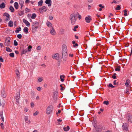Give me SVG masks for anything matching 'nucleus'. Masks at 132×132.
I'll return each instance as SVG.
<instances>
[{"mask_svg": "<svg viewBox=\"0 0 132 132\" xmlns=\"http://www.w3.org/2000/svg\"><path fill=\"white\" fill-rule=\"evenodd\" d=\"M61 112V111L60 110H58V112H57L56 113V114H58L60 113Z\"/></svg>", "mask_w": 132, "mask_h": 132, "instance_id": "obj_62", "label": "nucleus"}, {"mask_svg": "<svg viewBox=\"0 0 132 132\" xmlns=\"http://www.w3.org/2000/svg\"><path fill=\"white\" fill-rule=\"evenodd\" d=\"M116 74L114 73L113 76H112V78H113V79H115L116 77Z\"/></svg>", "mask_w": 132, "mask_h": 132, "instance_id": "obj_44", "label": "nucleus"}, {"mask_svg": "<svg viewBox=\"0 0 132 132\" xmlns=\"http://www.w3.org/2000/svg\"><path fill=\"white\" fill-rule=\"evenodd\" d=\"M17 37L19 39H20L22 38V36L21 34H18L17 35Z\"/></svg>", "mask_w": 132, "mask_h": 132, "instance_id": "obj_45", "label": "nucleus"}, {"mask_svg": "<svg viewBox=\"0 0 132 132\" xmlns=\"http://www.w3.org/2000/svg\"><path fill=\"white\" fill-rule=\"evenodd\" d=\"M0 115L1 118L3 117V113L2 112H0Z\"/></svg>", "mask_w": 132, "mask_h": 132, "instance_id": "obj_52", "label": "nucleus"}, {"mask_svg": "<svg viewBox=\"0 0 132 132\" xmlns=\"http://www.w3.org/2000/svg\"><path fill=\"white\" fill-rule=\"evenodd\" d=\"M21 30V28L20 27L17 28L16 29V30L15 31V32L16 33H18Z\"/></svg>", "mask_w": 132, "mask_h": 132, "instance_id": "obj_28", "label": "nucleus"}, {"mask_svg": "<svg viewBox=\"0 0 132 132\" xmlns=\"http://www.w3.org/2000/svg\"><path fill=\"white\" fill-rule=\"evenodd\" d=\"M9 26L10 27H12L13 26V22L12 21H10L8 23Z\"/></svg>", "mask_w": 132, "mask_h": 132, "instance_id": "obj_21", "label": "nucleus"}, {"mask_svg": "<svg viewBox=\"0 0 132 132\" xmlns=\"http://www.w3.org/2000/svg\"><path fill=\"white\" fill-rule=\"evenodd\" d=\"M70 129V128L69 126H67L66 127H64L63 128L64 130L65 131H68Z\"/></svg>", "mask_w": 132, "mask_h": 132, "instance_id": "obj_17", "label": "nucleus"}, {"mask_svg": "<svg viewBox=\"0 0 132 132\" xmlns=\"http://www.w3.org/2000/svg\"><path fill=\"white\" fill-rule=\"evenodd\" d=\"M78 18L80 20V19L81 18V16L80 15H79L78 16Z\"/></svg>", "mask_w": 132, "mask_h": 132, "instance_id": "obj_63", "label": "nucleus"}, {"mask_svg": "<svg viewBox=\"0 0 132 132\" xmlns=\"http://www.w3.org/2000/svg\"><path fill=\"white\" fill-rule=\"evenodd\" d=\"M121 6L119 5H118L117 7L115 8V10H120L121 9Z\"/></svg>", "mask_w": 132, "mask_h": 132, "instance_id": "obj_33", "label": "nucleus"}, {"mask_svg": "<svg viewBox=\"0 0 132 132\" xmlns=\"http://www.w3.org/2000/svg\"><path fill=\"white\" fill-rule=\"evenodd\" d=\"M124 15L125 16H126L128 15V14L127 13V10H124Z\"/></svg>", "mask_w": 132, "mask_h": 132, "instance_id": "obj_35", "label": "nucleus"}, {"mask_svg": "<svg viewBox=\"0 0 132 132\" xmlns=\"http://www.w3.org/2000/svg\"><path fill=\"white\" fill-rule=\"evenodd\" d=\"M132 118V116L130 114H129L128 115V117L127 118L128 119V121H131V118Z\"/></svg>", "mask_w": 132, "mask_h": 132, "instance_id": "obj_26", "label": "nucleus"}, {"mask_svg": "<svg viewBox=\"0 0 132 132\" xmlns=\"http://www.w3.org/2000/svg\"><path fill=\"white\" fill-rule=\"evenodd\" d=\"M64 76L63 75H61L60 76V78L61 79V81L63 82L64 81Z\"/></svg>", "mask_w": 132, "mask_h": 132, "instance_id": "obj_32", "label": "nucleus"}, {"mask_svg": "<svg viewBox=\"0 0 132 132\" xmlns=\"http://www.w3.org/2000/svg\"><path fill=\"white\" fill-rule=\"evenodd\" d=\"M14 44L15 46H17L18 45V43L16 40H15L14 41Z\"/></svg>", "mask_w": 132, "mask_h": 132, "instance_id": "obj_46", "label": "nucleus"}, {"mask_svg": "<svg viewBox=\"0 0 132 132\" xmlns=\"http://www.w3.org/2000/svg\"><path fill=\"white\" fill-rule=\"evenodd\" d=\"M10 56L12 57H14V54L13 53H11L10 54Z\"/></svg>", "mask_w": 132, "mask_h": 132, "instance_id": "obj_40", "label": "nucleus"}, {"mask_svg": "<svg viewBox=\"0 0 132 132\" xmlns=\"http://www.w3.org/2000/svg\"><path fill=\"white\" fill-rule=\"evenodd\" d=\"M36 49L38 50H40L41 49V47L40 46H38L37 47Z\"/></svg>", "mask_w": 132, "mask_h": 132, "instance_id": "obj_50", "label": "nucleus"}, {"mask_svg": "<svg viewBox=\"0 0 132 132\" xmlns=\"http://www.w3.org/2000/svg\"><path fill=\"white\" fill-rule=\"evenodd\" d=\"M99 6L101 8H104V6H103L102 5V4H99Z\"/></svg>", "mask_w": 132, "mask_h": 132, "instance_id": "obj_56", "label": "nucleus"}, {"mask_svg": "<svg viewBox=\"0 0 132 132\" xmlns=\"http://www.w3.org/2000/svg\"><path fill=\"white\" fill-rule=\"evenodd\" d=\"M1 96L3 98H5L6 97V94L4 92L1 93Z\"/></svg>", "mask_w": 132, "mask_h": 132, "instance_id": "obj_25", "label": "nucleus"}, {"mask_svg": "<svg viewBox=\"0 0 132 132\" xmlns=\"http://www.w3.org/2000/svg\"><path fill=\"white\" fill-rule=\"evenodd\" d=\"M24 3V2L23 1L21 0L19 1V3L21 6V9L22 8V7L23 6Z\"/></svg>", "mask_w": 132, "mask_h": 132, "instance_id": "obj_23", "label": "nucleus"}, {"mask_svg": "<svg viewBox=\"0 0 132 132\" xmlns=\"http://www.w3.org/2000/svg\"><path fill=\"white\" fill-rule=\"evenodd\" d=\"M3 16L4 17L5 20L6 21H8L10 20V16L8 13H4Z\"/></svg>", "mask_w": 132, "mask_h": 132, "instance_id": "obj_6", "label": "nucleus"}, {"mask_svg": "<svg viewBox=\"0 0 132 132\" xmlns=\"http://www.w3.org/2000/svg\"><path fill=\"white\" fill-rule=\"evenodd\" d=\"M24 12L23 11H21L19 13V14L21 16L23 14H24Z\"/></svg>", "mask_w": 132, "mask_h": 132, "instance_id": "obj_41", "label": "nucleus"}, {"mask_svg": "<svg viewBox=\"0 0 132 132\" xmlns=\"http://www.w3.org/2000/svg\"><path fill=\"white\" fill-rule=\"evenodd\" d=\"M6 50L7 52H11L12 51V50L8 47H6Z\"/></svg>", "mask_w": 132, "mask_h": 132, "instance_id": "obj_31", "label": "nucleus"}, {"mask_svg": "<svg viewBox=\"0 0 132 132\" xmlns=\"http://www.w3.org/2000/svg\"><path fill=\"white\" fill-rule=\"evenodd\" d=\"M41 87H38L37 88V90L38 91H39L41 89Z\"/></svg>", "mask_w": 132, "mask_h": 132, "instance_id": "obj_60", "label": "nucleus"}, {"mask_svg": "<svg viewBox=\"0 0 132 132\" xmlns=\"http://www.w3.org/2000/svg\"><path fill=\"white\" fill-rule=\"evenodd\" d=\"M20 91L19 90L16 93L15 97L16 99V104H17L19 103V100L20 98Z\"/></svg>", "mask_w": 132, "mask_h": 132, "instance_id": "obj_5", "label": "nucleus"}, {"mask_svg": "<svg viewBox=\"0 0 132 132\" xmlns=\"http://www.w3.org/2000/svg\"><path fill=\"white\" fill-rule=\"evenodd\" d=\"M60 87H61L60 89L61 90H64V88L62 86V84H61L60 85Z\"/></svg>", "mask_w": 132, "mask_h": 132, "instance_id": "obj_47", "label": "nucleus"}, {"mask_svg": "<svg viewBox=\"0 0 132 132\" xmlns=\"http://www.w3.org/2000/svg\"><path fill=\"white\" fill-rule=\"evenodd\" d=\"M103 104L106 105H108L109 104V102L108 101H105L103 102Z\"/></svg>", "mask_w": 132, "mask_h": 132, "instance_id": "obj_36", "label": "nucleus"}, {"mask_svg": "<svg viewBox=\"0 0 132 132\" xmlns=\"http://www.w3.org/2000/svg\"><path fill=\"white\" fill-rule=\"evenodd\" d=\"M123 127V129L124 130H127L128 129V125L126 123L123 124L122 125Z\"/></svg>", "mask_w": 132, "mask_h": 132, "instance_id": "obj_15", "label": "nucleus"}, {"mask_svg": "<svg viewBox=\"0 0 132 132\" xmlns=\"http://www.w3.org/2000/svg\"><path fill=\"white\" fill-rule=\"evenodd\" d=\"M40 1L38 2V4L39 6H41L43 3V1L42 0H40Z\"/></svg>", "mask_w": 132, "mask_h": 132, "instance_id": "obj_27", "label": "nucleus"}, {"mask_svg": "<svg viewBox=\"0 0 132 132\" xmlns=\"http://www.w3.org/2000/svg\"><path fill=\"white\" fill-rule=\"evenodd\" d=\"M70 19L71 21V24L73 25H74L76 21L75 15L74 14H71L70 17Z\"/></svg>", "mask_w": 132, "mask_h": 132, "instance_id": "obj_3", "label": "nucleus"}, {"mask_svg": "<svg viewBox=\"0 0 132 132\" xmlns=\"http://www.w3.org/2000/svg\"><path fill=\"white\" fill-rule=\"evenodd\" d=\"M92 17L90 15H87L85 18V22L87 23H89L92 20Z\"/></svg>", "mask_w": 132, "mask_h": 132, "instance_id": "obj_8", "label": "nucleus"}, {"mask_svg": "<svg viewBox=\"0 0 132 132\" xmlns=\"http://www.w3.org/2000/svg\"><path fill=\"white\" fill-rule=\"evenodd\" d=\"M36 17V15L35 13L33 14L31 16V18L32 19H34Z\"/></svg>", "mask_w": 132, "mask_h": 132, "instance_id": "obj_29", "label": "nucleus"}, {"mask_svg": "<svg viewBox=\"0 0 132 132\" xmlns=\"http://www.w3.org/2000/svg\"><path fill=\"white\" fill-rule=\"evenodd\" d=\"M24 119L25 122L28 124H30L31 123V121L29 119L28 116H25L24 117Z\"/></svg>", "mask_w": 132, "mask_h": 132, "instance_id": "obj_9", "label": "nucleus"}, {"mask_svg": "<svg viewBox=\"0 0 132 132\" xmlns=\"http://www.w3.org/2000/svg\"><path fill=\"white\" fill-rule=\"evenodd\" d=\"M30 1L29 0H26L25 2L26 3H29Z\"/></svg>", "mask_w": 132, "mask_h": 132, "instance_id": "obj_64", "label": "nucleus"}, {"mask_svg": "<svg viewBox=\"0 0 132 132\" xmlns=\"http://www.w3.org/2000/svg\"><path fill=\"white\" fill-rule=\"evenodd\" d=\"M78 26L77 25L75 26V27L74 28V29H73V30L75 31H76V29L78 28Z\"/></svg>", "mask_w": 132, "mask_h": 132, "instance_id": "obj_48", "label": "nucleus"}, {"mask_svg": "<svg viewBox=\"0 0 132 132\" xmlns=\"http://www.w3.org/2000/svg\"><path fill=\"white\" fill-rule=\"evenodd\" d=\"M28 28L27 27H25L23 29V30L24 32L26 34L28 33Z\"/></svg>", "mask_w": 132, "mask_h": 132, "instance_id": "obj_20", "label": "nucleus"}, {"mask_svg": "<svg viewBox=\"0 0 132 132\" xmlns=\"http://www.w3.org/2000/svg\"><path fill=\"white\" fill-rule=\"evenodd\" d=\"M31 105L32 108H33L34 106V104L33 102L31 103Z\"/></svg>", "mask_w": 132, "mask_h": 132, "instance_id": "obj_55", "label": "nucleus"}, {"mask_svg": "<svg viewBox=\"0 0 132 132\" xmlns=\"http://www.w3.org/2000/svg\"><path fill=\"white\" fill-rule=\"evenodd\" d=\"M10 38L9 37H7L6 38L4 43V45L5 46H9L10 45Z\"/></svg>", "mask_w": 132, "mask_h": 132, "instance_id": "obj_7", "label": "nucleus"}, {"mask_svg": "<svg viewBox=\"0 0 132 132\" xmlns=\"http://www.w3.org/2000/svg\"><path fill=\"white\" fill-rule=\"evenodd\" d=\"M27 52H28V51L27 49H22L21 50V54L22 55L23 54H25Z\"/></svg>", "mask_w": 132, "mask_h": 132, "instance_id": "obj_18", "label": "nucleus"}, {"mask_svg": "<svg viewBox=\"0 0 132 132\" xmlns=\"http://www.w3.org/2000/svg\"><path fill=\"white\" fill-rule=\"evenodd\" d=\"M39 23L37 21H35L32 23V31L33 32H35L38 28Z\"/></svg>", "mask_w": 132, "mask_h": 132, "instance_id": "obj_2", "label": "nucleus"}, {"mask_svg": "<svg viewBox=\"0 0 132 132\" xmlns=\"http://www.w3.org/2000/svg\"><path fill=\"white\" fill-rule=\"evenodd\" d=\"M59 55L58 53H56L52 55V57L53 59L58 60L59 58Z\"/></svg>", "mask_w": 132, "mask_h": 132, "instance_id": "obj_11", "label": "nucleus"}, {"mask_svg": "<svg viewBox=\"0 0 132 132\" xmlns=\"http://www.w3.org/2000/svg\"><path fill=\"white\" fill-rule=\"evenodd\" d=\"M0 126L3 129H4L3 124V123H1L0 124Z\"/></svg>", "mask_w": 132, "mask_h": 132, "instance_id": "obj_51", "label": "nucleus"}, {"mask_svg": "<svg viewBox=\"0 0 132 132\" xmlns=\"http://www.w3.org/2000/svg\"><path fill=\"white\" fill-rule=\"evenodd\" d=\"M23 21L24 23L26 25L27 27H29L30 26V24L29 22L25 19H23Z\"/></svg>", "mask_w": 132, "mask_h": 132, "instance_id": "obj_14", "label": "nucleus"}, {"mask_svg": "<svg viewBox=\"0 0 132 132\" xmlns=\"http://www.w3.org/2000/svg\"><path fill=\"white\" fill-rule=\"evenodd\" d=\"M67 46L65 45L64 46L62 49V57L63 60L65 61L67 60L68 57L67 53Z\"/></svg>", "mask_w": 132, "mask_h": 132, "instance_id": "obj_1", "label": "nucleus"}, {"mask_svg": "<svg viewBox=\"0 0 132 132\" xmlns=\"http://www.w3.org/2000/svg\"><path fill=\"white\" fill-rule=\"evenodd\" d=\"M109 87H111L112 88H113L114 87V86L111 84H109Z\"/></svg>", "mask_w": 132, "mask_h": 132, "instance_id": "obj_49", "label": "nucleus"}, {"mask_svg": "<svg viewBox=\"0 0 132 132\" xmlns=\"http://www.w3.org/2000/svg\"><path fill=\"white\" fill-rule=\"evenodd\" d=\"M53 107L52 105L49 106L47 107L46 110V113L47 114H49L52 113L53 110Z\"/></svg>", "mask_w": 132, "mask_h": 132, "instance_id": "obj_4", "label": "nucleus"}, {"mask_svg": "<svg viewBox=\"0 0 132 132\" xmlns=\"http://www.w3.org/2000/svg\"><path fill=\"white\" fill-rule=\"evenodd\" d=\"M78 46V45L77 43H76L75 44H74L73 45V46L74 47H76L77 46Z\"/></svg>", "mask_w": 132, "mask_h": 132, "instance_id": "obj_54", "label": "nucleus"}, {"mask_svg": "<svg viewBox=\"0 0 132 132\" xmlns=\"http://www.w3.org/2000/svg\"><path fill=\"white\" fill-rule=\"evenodd\" d=\"M4 60L3 58L1 57H0V62H3Z\"/></svg>", "mask_w": 132, "mask_h": 132, "instance_id": "obj_57", "label": "nucleus"}, {"mask_svg": "<svg viewBox=\"0 0 132 132\" xmlns=\"http://www.w3.org/2000/svg\"><path fill=\"white\" fill-rule=\"evenodd\" d=\"M69 56L71 57H73L74 55L72 53H70L69 54Z\"/></svg>", "mask_w": 132, "mask_h": 132, "instance_id": "obj_39", "label": "nucleus"}, {"mask_svg": "<svg viewBox=\"0 0 132 132\" xmlns=\"http://www.w3.org/2000/svg\"><path fill=\"white\" fill-rule=\"evenodd\" d=\"M5 6V4L3 3H1L0 5V7L1 9L4 8Z\"/></svg>", "mask_w": 132, "mask_h": 132, "instance_id": "obj_24", "label": "nucleus"}, {"mask_svg": "<svg viewBox=\"0 0 132 132\" xmlns=\"http://www.w3.org/2000/svg\"><path fill=\"white\" fill-rule=\"evenodd\" d=\"M37 79L38 80L39 82H41L43 80V79L41 78H38Z\"/></svg>", "mask_w": 132, "mask_h": 132, "instance_id": "obj_43", "label": "nucleus"}, {"mask_svg": "<svg viewBox=\"0 0 132 132\" xmlns=\"http://www.w3.org/2000/svg\"><path fill=\"white\" fill-rule=\"evenodd\" d=\"M129 89H126V93L127 94H128V92H129Z\"/></svg>", "mask_w": 132, "mask_h": 132, "instance_id": "obj_61", "label": "nucleus"}, {"mask_svg": "<svg viewBox=\"0 0 132 132\" xmlns=\"http://www.w3.org/2000/svg\"><path fill=\"white\" fill-rule=\"evenodd\" d=\"M114 3L115 4L116 3H117L119 2V1L118 0H113Z\"/></svg>", "mask_w": 132, "mask_h": 132, "instance_id": "obj_53", "label": "nucleus"}, {"mask_svg": "<svg viewBox=\"0 0 132 132\" xmlns=\"http://www.w3.org/2000/svg\"><path fill=\"white\" fill-rule=\"evenodd\" d=\"M15 8L16 9H17L18 8L19 5L18 3L17 2H15L14 4Z\"/></svg>", "mask_w": 132, "mask_h": 132, "instance_id": "obj_22", "label": "nucleus"}, {"mask_svg": "<svg viewBox=\"0 0 132 132\" xmlns=\"http://www.w3.org/2000/svg\"><path fill=\"white\" fill-rule=\"evenodd\" d=\"M50 32L51 34L53 35H55L56 34V32L53 27L51 28L50 30Z\"/></svg>", "mask_w": 132, "mask_h": 132, "instance_id": "obj_12", "label": "nucleus"}, {"mask_svg": "<svg viewBox=\"0 0 132 132\" xmlns=\"http://www.w3.org/2000/svg\"><path fill=\"white\" fill-rule=\"evenodd\" d=\"M32 47L31 45H29L28 47V50H27L28 52L30 51L31 50Z\"/></svg>", "mask_w": 132, "mask_h": 132, "instance_id": "obj_34", "label": "nucleus"}, {"mask_svg": "<svg viewBox=\"0 0 132 132\" xmlns=\"http://www.w3.org/2000/svg\"><path fill=\"white\" fill-rule=\"evenodd\" d=\"M45 3L48 5V6H51L52 5V1L51 0H46L45 2Z\"/></svg>", "mask_w": 132, "mask_h": 132, "instance_id": "obj_13", "label": "nucleus"}, {"mask_svg": "<svg viewBox=\"0 0 132 132\" xmlns=\"http://www.w3.org/2000/svg\"><path fill=\"white\" fill-rule=\"evenodd\" d=\"M24 110L26 112H27L28 111V109L27 108H25L24 109Z\"/></svg>", "mask_w": 132, "mask_h": 132, "instance_id": "obj_59", "label": "nucleus"}, {"mask_svg": "<svg viewBox=\"0 0 132 132\" xmlns=\"http://www.w3.org/2000/svg\"><path fill=\"white\" fill-rule=\"evenodd\" d=\"M39 113V112L38 111H36L35 113H33V115L34 116H36Z\"/></svg>", "mask_w": 132, "mask_h": 132, "instance_id": "obj_42", "label": "nucleus"}, {"mask_svg": "<svg viewBox=\"0 0 132 132\" xmlns=\"http://www.w3.org/2000/svg\"><path fill=\"white\" fill-rule=\"evenodd\" d=\"M10 10L12 12H13L14 11V9L13 7L11 6H10L9 7Z\"/></svg>", "mask_w": 132, "mask_h": 132, "instance_id": "obj_30", "label": "nucleus"}, {"mask_svg": "<svg viewBox=\"0 0 132 132\" xmlns=\"http://www.w3.org/2000/svg\"><path fill=\"white\" fill-rule=\"evenodd\" d=\"M16 74L19 77L20 76V73L19 71L18 70H17L16 71Z\"/></svg>", "mask_w": 132, "mask_h": 132, "instance_id": "obj_38", "label": "nucleus"}, {"mask_svg": "<svg viewBox=\"0 0 132 132\" xmlns=\"http://www.w3.org/2000/svg\"><path fill=\"white\" fill-rule=\"evenodd\" d=\"M46 24L48 27L51 28L53 27L52 23L49 21H47L46 22Z\"/></svg>", "mask_w": 132, "mask_h": 132, "instance_id": "obj_16", "label": "nucleus"}, {"mask_svg": "<svg viewBox=\"0 0 132 132\" xmlns=\"http://www.w3.org/2000/svg\"><path fill=\"white\" fill-rule=\"evenodd\" d=\"M47 10L46 7L45 6H42L39 9V11L40 13H43L44 12H45Z\"/></svg>", "mask_w": 132, "mask_h": 132, "instance_id": "obj_10", "label": "nucleus"}, {"mask_svg": "<svg viewBox=\"0 0 132 132\" xmlns=\"http://www.w3.org/2000/svg\"><path fill=\"white\" fill-rule=\"evenodd\" d=\"M130 81L129 79H127L126 80V82L125 83V85L127 87H128L129 84L130 83Z\"/></svg>", "mask_w": 132, "mask_h": 132, "instance_id": "obj_19", "label": "nucleus"}, {"mask_svg": "<svg viewBox=\"0 0 132 132\" xmlns=\"http://www.w3.org/2000/svg\"><path fill=\"white\" fill-rule=\"evenodd\" d=\"M49 18L50 20H52L53 19V18L52 16H49Z\"/></svg>", "mask_w": 132, "mask_h": 132, "instance_id": "obj_58", "label": "nucleus"}, {"mask_svg": "<svg viewBox=\"0 0 132 132\" xmlns=\"http://www.w3.org/2000/svg\"><path fill=\"white\" fill-rule=\"evenodd\" d=\"M115 70L116 71H119L120 70V67H118L117 68L115 69Z\"/></svg>", "mask_w": 132, "mask_h": 132, "instance_id": "obj_37", "label": "nucleus"}]
</instances>
